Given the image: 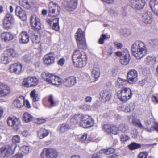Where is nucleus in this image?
Wrapping results in <instances>:
<instances>
[{"mask_svg":"<svg viewBox=\"0 0 158 158\" xmlns=\"http://www.w3.org/2000/svg\"><path fill=\"white\" fill-rule=\"evenodd\" d=\"M43 59L45 64L48 65H51L55 62L54 55L52 53H48L44 56Z\"/></svg>","mask_w":158,"mask_h":158,"instance_id":"obj_18","label":"nucleus"},{"mask_svg":"<svg viewBox=\"0 0 158 158\" xmlns=\"http://www.w3.org/2000/svg\"><path fill=\"white\" fill-rule=\"evenodd\" d=\"M65 62V60L64 58H62L60 59V60L58 61V64L59 65L61 66H63Z\"/></svg>","mask_w":158,"mask_h":158,"instance_id":"obj_62","label":"nucleus"},{"mask_svg":"<svg viewBox=\"0 0 158 158\" xmlns=\"http://www.w3.org/2000/svg\"><path fill=\"white\" fill-rule=\"evenodd\" d=\"M119 128L115 125L111 126L110 133L114 134H117L118 133Z\"/></svg>","mask_w":158,"mask_h":158,"instance_id":"obj_50","label":"nucleus"},{"mask_svg":"<svg viewBox=\"0 0 158 158\" xmlns=\"http://www.w3.org/2000/svg\"><path fill=\"white\" fill-rule=\"evenodd\" d=\"M111 126L107 124H105L103 127V129L105 132L109 133H110Z\"/></svg>","mask_w":158,"mask_h":158,"instance_id":"obj_53","label":"nucleus"},{"mask_svg":"<svg viewBox=\"0 0 158 158\" xmlns=\"http://www.w3.org/2000/svg\"><path fill=\"white\" fill-rule=\"evenodd\" d=\"M30 95L32 98V101L33 102H35L39 101V95L38 94L36 93L35 90H33L30 93Z\"/></svg>","mask_w":158,"mask_h":158,"instance_id":"obj_38","label":"nucleus"},{"mask_svg":"<svg viewBox=\"0 0 158 158\" xmlns=\"http://www.w3.org/2000/svg\"><path fill=\"white\" fill-rule=\"evenodd\" d=\"M72 59L74 65L77 67L82 68L87 63V57L85 53L80 50H75L73 53Z\"/></svg>","mask_w":158,"mask_h":158,"instance_id":"obj_2","label":"nucleus"},{"mask_svg":"<svg viewBox=\"0 0 158 158\" xmlns=\"http://www.w3.org/2000/svg\"><path fill=\"white\" fill-rule=\"evenodd\" d=\"M59 19L56 18L53 20V26L52 28L56 31H58L59 29V26L58 24Z\"/></svg>","mask_w":158,"mask_h":158,"instance_id":"obj_40","label":"nucleus"},{"mask_svg":"<svg viewBox=\"0 0 158 158\" xmlns=\"http://www.w3.org/2000/svg\"><path fill=\"white\" fill-rule=\"evenodd\" d=\"M77 1L74 0H64L62 5L67 10L70 11L74 10L77 7Z\"/></svg>","mask_w":158,"mask_h":158,"instance_id":"obj_10","label":"nucleus"},{"mask_svg":"<svg viewBox=\"0 0 158 158\" xmlns=\"http://www.w3.org/2000/svg\"><path fill=\"white\" fill-rule=\"evenodd\" d=\"M128 83L127 80L118 78L116 81V85L117 86H123L127 85Z\"/></svg>","mask_w":158,"mask_h":158,"instance_id":"obj_37","label":"nucleus"},{"mask_svg":"<svg viewBox=\"0 0 158 158\" xmlns=\"http://www.w3.org/2000/svg\"><path fill=\"white\" fill-rule=\"evenodd\" d=\"M51 74L49 73H48L43 72L41 74V76L42 78L46 80L47 82V79L49 78Z\"/></svg>","mask_w":158,"mask_h":158,"instance_id":"obj_56","label":"nucleus"},{"mask_svg":"<svg viewBox=\"0 0 158 158\" xmlns=\"http://www.w3.org/2000/svg\"><path fill=\"white\" fill-rule=\"evenodd\" d=\"M3 23L5 29H11L14 23V19L12 15L10 14H6L3 19Z\"/></svg>","mask_w":158,"mask_h":158,"instance_id":"obj_9","label":"nucleus"},{"mask_svg":"<svg viewBox=\"0 0 158 158\" xmlns=\"http://www.w3.org/2000/svg\"><path fill=\"white\" fill-rule=\"evenodd\" d=\"M62 82L65 87L70 88L76 84L77 83L76 79L74 76L67 77L64 79Z\"/></svg>","mask_w":158,"mask_h":158,"instance_id":"obj_16","label":"nucleus"},{"mask_svg":"<svg viewBox=\"0 0 158 158\" xmlns=\"http://www.w3.org/2000/svg\"><path fill=\"white\" fill-rule=\"evenodd\" d=\"M47 82L53 85H59L62 83V80L59 77L51 74L49 78L47 79Z\"/></svg>","mask_w":158,"mask_h":158,"instance_id":"obj_21","label":"nucleus"},{"mask_svg":"<svg viewBox=\"0 0 158 158\" xmlns=\"http://www.w3.org/2000/svg\"><path fill=\"white\" fill-rule=\"evenodd\" d=\"M115 149H114L112 148H110L100 150L98 153L101 156H102L103 154L109 155L113 153Z\"/></svg>","mask_w":158,"mask_h":158,"instance_id":"obj_34","label":"nucleus"},{"mask_svg":"<svg viewBox=\"0 0 158 158\" xmlns=\"http://www.w3.org/2000/svg\"><path fill=\"white\" fill-rule=\"evenodd\" d=\"M148 154L147 152H143L139 153L138 156V158H147Z\"/></svg>","mask_w":158,"mask_h":158,"instance_id":"obj_58","label":"nucleus"},{"mask_svg":"<svg viewBox=\"0 0 158 158\" xmlns=\"http://www.w3.org/2000/svg\"><path fill=\"white\" fill-rule=\"evenodd\" d=\"M23 65L20 63H16L10 65L9 69V71L12 73L19 75L23 71Z\"/></svg>","mask_w":158,"mask_h":158,"instance_id":"obj_11","label":"nucleus"},{"mask_svg":"<svg viewBox=\"0 0 158 158\" xmlns=\"http://www.w3.org/2000/svg\"><path fill=\"white\" fill-rule=\"evenodd\" d=\"M154 17L152 13L149 11H146L143 13L142 15V21L145 24H150L154 20Z\"/></svg>","mask_w":158,"mask_h":158,"instance_id":"obj_12","label":"nucleus"},{"mask_svg":"<svg viewBox=\"0 0 158 158\" xmlns=\"http://www.w3.org/2000/svg\"><path fill=\"white\" fill-rule=\"evenodd\" d=\"M156 61V58L154 56H150L147 57L145 60V63L148 65L154 64Z\"/></svg>","mask_w":158,"mask_h":158,"instance_id":"obj_35","label":"nucleus"},{"mask_svg":"<svg viewBox=\"0 0 158 158\" xmlns=\"http://www.w3.org/2000/svg\"><path fill=\"white\" fill-rule=\"evenodd\" d=\"M11 91L10 88L8 85L0 83V96L5 97L8 95Z\"/></svg>","mask_w":158,"mask_h":158,"instance_id":"obj_20","label":"nucleus"},{"mask_svg":"<svg viewBox=\"0 0 158 158\" xmlns=\"http://www.w3.org/2000/svg\"><path fill=\"white\" fill-rule=\"evenodd\" d=\"M155 130L158 132V123L155 122L154 123V125L152 126L151 130H146L148 132H151L152 131Z\"/></svg>","mask_w":158,"mask_h":158,"instance_id":"obj_55","label":"nucleus"},{"mask_svg":"<svg viewBox=\"0 0 158 158\" xmlns=\"http://www.w3.org/2000/svg\"><path fill=\"white\" fill-rule=\"evenodd\" d=\"M100 74V69L97 64L94 65L92 72V76L94 78V81H96L99 77Z\"/></svg>","mask_w":158,"mask_h":158,"instance_id":"obj_25","label":"nucleus"},{"mask_svg":"<svg viewBox=\"0 0 158 158\" xmlns=\"http://www.w3.org/2000/svg\"><path fill=\"white\" fill-rule=\"evenodd\" d=\"M133 55L137 59H139L146 55L147 49L145 44L140 41L135 42L131 47Z\"/></svg>","mask_w":158,"mask_h":158,"instance_id":"obj_1","label":"nucleus"},{"mask_svg":"<svg viewBox=\"0 0 158 158\" xmlns=\"http://www.w3.org/2000/svg\"><path fill=\"white\" fill-rule=\"evenodd\" d=\"M80 141L81 142L85 141L87 138V134H85L79 137Z\"/></svg>","mask_w":158,"mask_h":158,"instance_id":"obj_60","label":"nucleus"},{"mask_svg":"<svg viewBox=\"0 0 158 158\" xmlns=\"http://www.w3.org/2000/svg\"><path fill=\"white\" fill-rule=\"evenodd\" d=\"M2 40L5 42H8L12 40L14 38L13 35L9 32H4L1 35Z\"/></svg>","mask_w":158,"mask_h":158,"instance_id":"obj_24","label":"nucleus"},{"mask_svg":"<svg viewBox=\"0 0 158 158\" xmlns=\"http://www.w3.org/2000/svg\"><path fill=\"white\" fill-rule=\"evenodd\" d=\"M129 148L131 150L137 149L141 147L140 144L135 143H132L129 145Z\"/></svg>","mask_w":158,"mask_h":158,"instance_id":"obj_51","label":"nucleus"},{"mask_svg":"<svg viewBox=\"0 0 158 158\" xmlns=\"http://www.w3.org/2000/svg\"><path fill=\"white\" fill-rule=\"evenodd\" d=\"M149 4L153 13L158 16V5H156L155 0H151Z\"/></svg>","mask_w":158,"mask_h":158,"instance_id":"obj_31","label":"nucleus"},{"mask_svg":"<svg viewBox=\"0 0 158 158\" xmlns=\"http://www.w3.org/2000/svg\"><path fill=\"white\" fill-rule=\"evenodd\" d=\"M131 60L130 55L128 51L126 49L123 50V56L120 60L121 63L124 65L127 64Z\"/></svg>","mask_w":158,"mask_h":158,"instance_id":"obj_19","label":"nucleus"},{"mask_svg":"<svg viewBox=\"0 0 158 158\" xmlns=\"http://www.w3.org/2000/svg\"><path fill=\"white\" fill-rule=\"evenodd\" d=\"M13 104L14 106L17 108L22 107L25 104L24 98L23 96H19L13 101Z\"/></svg>","mask_w":158,"mask_h":158,"instance_id":"obj_22","label":"nucleus"},{"mask_svg":"<svg viewBox=\"0 0 158 158\" xmlns=\"http://www.w3.org/2000/svg\"><path fill=\"white\" fill-rule=\"evenodd\" d=\"M60 7L56 3L50 2L48 4L49 15L51 17L58 15L60 10Z\"/></svg>","mask_w":158,"mask_h":158,"instance_id":"obj_7","label":"nucleus"},{"mask_svg":"<svg viewBox=\"0 0 158 158\" xmlns=\"http://www.w3.org/2000/svg\"><path fill=\"white\" fill-rule=\"evenodd\" d=\"M23 156V154L22 153H19L15 155L14 156L13 158H22Z\"/></svg>","mask_w":158,"mask_h":158,"instance_id":"obj_64","label":"nucleus"},{"mask_svg":"<svg viewBox=\"0 0 158 158\" xmlns=\"http://www.w3.org/2000/svg\"><path fill=\"white\" fill-rule=\"evenodd\" d=\"M80 115H75L72 117L70 119V124L73 126V129L75 127V125L77 124L79 125L80 118Z\"/></svg>","mask_w":158,"mask_h":158,"instance_id":"obj_30","label":"nucleus"},{"mask_svg":"<svg viewBox=\"0 0 158 158\" xmlns=\"http://www.w3.org/2000/svg\"><path fill=\"white\" fill-rule=\"evenodd\" d=\"M78 47L80 48L85 50L87 48V45L85 39L80 41L77 42Z\"/></svg>","mask_w":158,"mask_h":158,"instance_id":"obj_42","label":"nucleus"},{"mask_svg":"<svg viewBox=\"0 0 158 158\" xmlns=\"http://www.w3.org/2000/svg\"><path fill=\"white\" fill-rule=\"evenodd\" d=\"M94 124V121L91 117L87 115L80 116L79 125L83 128H87L92 127Z\"/></svg>","mask_w":158,"mask_h":158,"instance_id":"obj_5","label":"nucleus"},{"mask_svg":"<svg viewBox=\"0 0 158 158\" xmlns=\"http://www.w3.org/2000/svg\"><path fill=\"white\" fill-rule=\"evenodd\" d=\"M48 131L46 129L42 128L38 131V136L40 139H42L48 135Z\"/></svg>","mask_w":158,"mask_h":158,"instance_id":"obj_33","label":"nucleus"},{"mask_svg":"<svg viewBox=\"0 0 158 158\" xmlns=\"http://www.w3.org/2000/svg\"><path fill=\"white\" fill-rule=\"evenodd\" d=\"M5 55L8 57H14L18 55V53L15 49L12 48L9 49L4 51Z\"/></svg>","mask_w":158,"mask_h":158,"instance_id":"obj_32","label":"nucleus"},{"mask_svg":"<svg viewBox=\"0 0 158 158\" xmlns=\"http://www.w3.org/2000/svg\"><path fill=\"white\" fill-rule=\"evenodd\" d=\"M117 95L120 101L125 102L131 98L132 93L131 89L129 88L123 87L118 91Z\"/></svg>","mask_w":158,"mask_h":158,"instance_id":"obj_3","label":"nucleus"},{"mask_svg":"<svg viewBox=\"0 0 158 158\" xmlns=\"http://www.w3.org/2000/svg\"><path fill=\"white\" fill-rule=\"evenodd\" d=\"M38 80L35 77H28L24 79L23 81V85L26 87H31L37 85Z\"/></svg>","mask_w":158,"mask_h":158,"instance_id":"obj_14","label":"nucleus"},{"mask_svg":"<svg viewBox=\"0 0 158 158\" xmlns=\"http://www.w3.org/2000/svg\"><path fill=\"white\" fill-rule=\"evenodd\" d=\"M16 15L21 19L24 20L26 19V14L25 11L20 7L17 6L15 9Z\"/></svg>","mask_w":158,"mask_h":158,"instance_id":"obj_26","label":"nucleus"},{"mask_svg":"<svg viewBox=\"0 0 158 158\" xmlns=\"http://www.w3.org/2000/svg\"><path fill=\"white\" fill-rule=\"evenodd\" d=\"M100 96L103 101L106 102L110 99L111 95L109 92L106 90H103L101 92Z\"/></svg>","mask_w":158,"mask_h":158,"instance_id":"obj_29","label":"nucleus"},{"mask_svg":"<svg viewBox=\"0 0 158 158\" xmlns=\"http://www.w3.org/2000/svg\"><path fill=\"white\" fill-rule=\"evenodd\" d=\"M33 57V55L32 54H27L23 57V60L26 62H29L31 61Z\"/></svg>","mask_w":158,"mask_h":158,"instance_id":"obj_44","label":"nucleus"},{"mask_svg":"<svg viewBox=\"0 0 158 158\" xmlns=\"http://www.w3.org/2000/svg\"><path fill=\"white\" fill-rule=\"evenodd\" d=\"M132 122L135 125L140 127L144 128V127L142 125L139 119L134 118Z\"/></svg>","mask_w":158,"mask_h":158,"instance_id":"obj_49","label":"nucleus"},{"mask_svg":"<svg viewBox=\"0 0 158 158\" xmlns=\"http://www.w3.org/2000/svg\"><path fill=\"white\" fill-rule=\"evenodd\" d=\"M114 44L115 47L118 49H121L123 47V45L121 43L115 42Z\"/></svg>","mask_w":158,"mask_h":158,"instance_id":"obj_61","label":"nucleus"},{"mask_svg":"<svg viewBox=\"0 0 158 158\" xmlns=\"http://www.w3.org/2000/svg\"><path fill=\"white\" fill-rule=\"evenodd\" d=\"M106 38V36L105 34H102L100 38H99L98 41L99 43L100 44H102L104 43V40Z\"/></svg>","mask_w":158,"mask_h":158,"instance_id":"obj_59","label":"nucleus"},{"mask_svg":"<svg viewBox=\"0 0 158 158\" xmlns=\"http://www.w3.org/2000/svg\"><path fill=\"white\" fill-rule=\"evenodd\" d=\"M16 145L12 144L2 147L1 148V157L2 158H9L10 155L14 152Z\"/></svg>","mask_w":158,"mask_h":158,"instance_id":"obj_6","label":"nucleus"},{"mask_svg":"<svg viewBox=\"0 0 158 158\" xmlns=\"http://www.w3.org/2000/svg\"><path fill=\"white\" fill-rule=\"evenodd\" d=\"M73 127L72 125L67 123H64L61 125L59 127V133H64L67 131L68 130L73 129Z\"/></svg>","mask_w":158,"mask_h":158,"instance_id":"obj_28","label":"nucleus"},{"mask_svg":"<svg viewBox=\"0 0 158 158\" xmlns=\"http://www.w3.org/2000/svg\"><path fill=\"white\" fill-rule=\"evenodd\" d=\"M59 154L57 150L52 148H45L41 151V158H56Z\"/></svg>","mask_w":158,"mask_h":158,"instance_id":"obj_4","label":"nucleus"},{"mask_svg":"<svg viewBox=\"0 0 158 158\" xmlns=\"http://www.w3.org/2000/svg\"><path fill=\"white\" fill-rule=\"evenodd\" d=\"M129 2L132 8L137 9H142L145 4V0H130Z\"/></svg>","mask_w":158,"mask_h":158,"instance_id":"obj_17","label":"nucleus"},{"mask_svg":"<svg viewBox=\"0 0 158 158\" xmlns=\"http://www.w3.org/2000/svg\"><path fill=\"white\" fill-rule=\"evenodd\" d=\"M48 101L50 103V108L54 106L57 105V103L54 101L53 96L52 95L49 96L48 98Z\"/></svg>","mask_w":158,"mask_h":158,"instance_id":"obj_46","label":"nucleus"},{"mask_svg":"<svg viewBox=\"0 0 158 158\" xmlns=\"http://www.w3.org/2000/svg\"><path fill=\"white\" fill-rule=\"evenodd\" d=\"M30 20L31 25L33 27L38 30L41 29L40 19L38 16L35 15H33L31 17Z\"/></svg>","mask_w":158,"mask_h":158,"instance_id":"obj_13","label":"nucleus"},{"mask_svg":"<svg viewBox=\"0 0 158 158\" xmlns=\"http://www.w3.org/2000/svg\"><path fill=\"white\" fill-rule=\"evenodd\" d=\"M19 42L23 44H27L29 41V34L25 31L22 32L19 34Z\"/></svg>","mask_w":158,"mask_h":158,"instance_id":"obj_23","label":"nucleus"},{"mask_svg":"<svg viewBox=\"0 0 158 158\" xmlns=\"http://www.w3.org/2000/svg\"><path fill=\"white\" fill-rule=\"evenodd\" d=\"M138 73L136 71L132 70L129 72L127 75L128 81L131 84L135 83L137 80Z\"/></svg>","mask_w":158,"mask_h":158,"instance_id":"obj_15","label":"nucleus"},{"mask_svg":"<svg viewBox=\"0 0 158 158\" xmlns=\"http://www.w3.org/2000/svg\"><path fill=\"white\" fill-rule=\"evenodd\" d=\"M128 129L127 127L125 126L123 124H121L119 127V130L122 132L126 133L128 130Z\"/></svg>","mask_w":158,"mask_h":158,"instance_id":"obj_47","label":"nucleus"},{"mask_svg":"<svg viewBox=\"0 0 158 158\" xmlns=\"http://www.w3.org/2000/svg\"><path fill=\"white\" fill-rule=\"evenodd\" d=\"M32 42L34 44H38L40 41V36L39 34H35L32 36L31 38Z\"/></svg>","mask_w":158,"mask_h":158,"instance_id":"obj_43","label":"nucleus"},{"mask_svg":"<svg viewBox=\"0 0 158 158\" xmlns=\"http://www.w3.org/2000/svg\"><path fill=\"white\" fill-rule=\"evenodd\" d=\"M109 12L110 14L112 16H115L118 14L117 11L112 9H109Z\"/></svg>","mask_w":158,"mask_h":158,"instance_id":"obj_57","label":"nucleus"},{"mask_svg":"<svg viewBox=\"0 0 158 158\" xmlns=\"http://www.w3.org/2000/svg\"><path fill=\"white\" fill-rule=\"evenodd\" d=\"M120 139L121 142L124 143L129 139L130 137L126 135L122 134L121 135Z\"/></svg>","mask_w":158,"mask_h":158,"instance_id":"obj_54","label":"nucleus"},{"mask_svg":"<svg viewBox=\"0 0 158 158\" xmlns=\"http://www.w3.org/2000/svg\"><path fill=\"white\" fill-rule=\"evenodd\" d=\"M20 149L24 154H28L29 152L30 147L28 146L24 145L21 147Z\"/></svg>","mask_w":158,"mask_h":158,"instance_id":"obj_48","label":"nucleus"},{"mask_svg":"<svg viewBox=\"0 0 158 158\" xmlns=\"http://www.w3.org/2000/svg\"><path fill=\"white\" fill-rule=\"evenodd\" d=\"M152 100L154 103H158V95H153L152 97Z\"/></svg>","mask_w":158,"mask_h":158,"instance_id":"obj_63","label":"nucleus"},{"mask_svg":"<svg viewBox=\"0 0 158 158\" xmlns=\"http://www.w3.org/2000/svg\"><path fill=\"white\" fill-rule=\"evenodd\" d=\"M134 105L132 103H130V104L127 105L125 107L124 109V111L125 112H129L132 111L134 108Z\"/></svg>","mask_w":158,"mask_h":158,"instance_id":"obj_45","label":"nucleus"},{"mask_svg":"<svg viewBox=\"0 0 158 158\" xmlns=\"http://www.w3.org/2000/svg\"><path fill=\"white\" fill-rule=\"evenodd\" d=\"M19 4L22 6L26 9L31 8V5L27 0H19Z\"/></svg>","mask_w":158,"mask_h":158,"instance_id":"obj_39","label":"nucleus"},{"mask_svg":"<svg viewBox=\"0 0 158 158\" xmlns=\"http://www.w3.org/2000/svg\"><path fill=\"white\" fill-rule=\"evenodd\" d=\"M33 118L34 117L32 115L27 112H25L23 115V120L26 123L32 121Z\"/></svg>","mask_w":158,"mask_h":158,"instance_id":"obj_36","label":"nucleus"},{"mask_svg":"<svg viewBox=\"0 0 158 158\" xmlns=\"http://www.w3.org/2000/svg\"><path fill=\"white\" fill-rule=\"evenodd\" d=\"M75 36L77 42L85 39V34L83 31L80 28L75 33Z\"/></svg>","mask_w":158,"mask_h":158,"instance_id":"obj_27","label":"nucleus"},{"mask_svg":"<svg viewBox=\"0 0 158 158\" xmlns=\"http://www.w3.org/2000/svg\"><path fill=\"white\" fill-rule=\"evenodd\" d=\"M8 125L17 131L21 124L20 120L15 117H10L7 120Z\"/></svg>","mask_w":158,"mask_h":158,"instance_id":"obj_8","label":"nucleus"},{"mask_svg":"<svg viewBox=\"0 0 158 158\" xmlns=\"http://www.w3.org/2000/svg\"><path fill=\"white\" fill-rule=\"evenodd\" d=\"M8 57L7 56L5 55L4 52L3 56L0 57V62L4 64H6L9 63V61Z\"/></svg>","mask_w":158,"mask_h":158,"instance_id":"obj_41","label":"nucleus"},{"mask_svg":"<svg viewBox=\"0 0 158 158\" xmlns=\"http://www.w3.org/2000/svg\"><path fill=\"white\" fill-rule=\"evenodd\" d=\"M12 142L16 144L20 143L21 140V138L18 135H15L13 136L12 138Z\"/></svg>","mask_w":158,"mask_h":158,"instance_id":"obj_52","label":"nucleus"}]
</instances>
